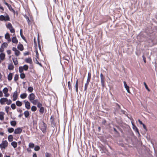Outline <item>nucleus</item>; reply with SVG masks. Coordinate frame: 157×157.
Returning a JSON list of instances; mask_svg holds the SVG:
<instances>
[{"label":"nucleus","instance_id":"obj_41","mask_svg":"<svg viewBox=\"0 0 157 157\" xmlns=\"http://www.w3.org/2000/svg\"><path fill=\"white\" fill-rule=\"evenodd\" d=\"M9 106H6L5 107V111L7 113H8L9 111Z\"/></svg>","mask_w":157,"mask_h":157},{"label":"nucleus","instance_id":"obj_43","mask_svg":"<svg viewBox=\"0 0 157 157\" xmlns=\"http://www.w3.org/2000/svg\"><path fill=\"white\" fill-rule=\"evenodd\" d=\"M42 104L40 103H39L38 102V103H37V107L39 108H40L41 107H42Z\"/></svg>","mask_w":157,"mask_h":157},{"label":"nucleus","instance_id":"obj_61","mask_svg":"<svg viewBox=\"0 0 157 157\" xmlns=\"http://www.w3.org/2000/svg\"><path fill=\"white\" fill-rule=\"evenodd\" d=\"M5 4L9 8V5L7 3L5 2Z\"/></svg>","mask_w":157,"mask_h":157},{"label":"nucleus","instance_id":"obj_39","mask_svg":"<svg viewBox=\"0 0 157 157\" xmlns=\"http://www.w3.org/2000/svg\"><path fill=\"white\" fill-rule=\"evenodd\" d=\"M11 107L13 109H14L16 108V105L14 104H12L11 105Z\"/></svg>","mask_w":157,"mask_h":157},{"label":"nucleus","instance_id":"obj_64","mask_svg":"<svg viewBox=\"0 0 157 157\" xmlns=\"http://www.w3.org/2000/svg\"><path fill=\"white\" fill-rule=\"evenodd\" d=\"M2 153H0V157H2Z\"/></svg>","mask_w":157,"mask_h":157},{"label":"nucleus","instance_id":"obj_57","mask_svg":"<svg viewBox=\"0 0 157 157\" xmlns=\"http://www.w3.org/2000/svg\"><path fill=\"white\" fill-rule=\"evenodd\" d=\"M33 157H37L36 153H34L33 155Z\"/></svg>","mask_w":157,"mask_h":157},{"label":"nucleus","instance_id":"obj_18","mask_svg":"<svg viewBox=\"0 0 157 157\" xmlns=\"http://www.w3.org/2000/svg\"><path fill=\"white\" fill-rule=\"evenodd\" d=\"M17 48L21 51H22L24 49L23 45L21 44H19L17 46Z\"/></svg>","mask_w":157,"mask_h":157},{"label":"nucleus","instance_id":"obj_31","mask_svg":"<svg viewBox=\"0 0 157 157\" xmlns=\"http://www.w3.org/2000/svg\"><path fill=\"white\" fill-rule=\"evenodd\" d=\"M10 123L11 125L12 126H14L16 125V122L15 121H11L10 122Z\"/></svg>","mask_w":157,"mask_h":157},{"label":"nucleus","instance_id":"obj_36","mask_svg":"<svg viewBox=\"0 0 157 157\" xmlns=\"http://www.w3.org/2000/svg\"><path fill=\"white\" fill-rule=\"evenodd\" d=\"M44 108L43 107H42L40 108V113H43L44 112Z\"/></svg>","mask_w":157,"mask_h":157},{"label":"nucleus","instance_id":"obj_56","mask_svg":"<svg viewBox=\"0 0 157 157\" xmlns=\"http://www.w3.org/2000/svg\"><path fill=\"white\" fill-rule=\"evenodd\" d=\"M4 135V132H0V135L1 136H3Z\"/></svg>","mask_w":157,"mask_h":157},{"label":"nucleus","instance_id":"obj_12","mask_svg":"<svg viewBox=\"0 0 157 157\" xmlns=\"http://www.w3.org/2000/svg\"><path fill=\"white\" fill-rule=\"evenodd\" d=\"M124 88H125L126 90H127V92L129 93H130V91L129 90V87L126 84V82L125 81H124Z\"/></svg>","mask_w":157,"mask_h":157},{"label":"nucleus","instance_id":"obj_34","mask_svg":"<svg viewBox=\"0 0 157 157\" xmlns=\"http://www.w3.org/2000/svg\"><path fill=\"white\" fill-rule=\"evenodd\" d=\"M33 88L31 86L29 87L28 89V90L29 92H32L33 91Z\"/></svg>","mask_w":157,"mask_h":157},{"label":"nucleus","instance_id":"obj_19","mask_svg":"<svg viewBox=\"0 0 157 157\" xmlns=\"http://www.w3.org/2000/svg\"><path fill=\"white\" fill-rule=\"evenodd\" d=\"M27 96V94L26 93H24L20 95V97L22 99H25L26 98Z\"/></svg>","mask_w":157,"mask_h":157},{"label":"nucleus","instance_id":"obj_8","mask_svg":"<svg viewBox=\"0 0 157 157\" xmlns=\"http://www.w3.org/2000/svg\"><path fill=\"white\" fill-rule=\"evenodd\" d=\"M7 27L10 30L11 33H14L15 32V30L13 29L11 23H8L7 25Z\"/></svg>","mask_w":157,"mask_h":157},{"label":"nucleus","instance_id":"obj_16","mask_svg":"<svg viewBox=\"0 0 157 157\" xmlns=\"http://www.w3.org/2000/svg\"><path fill=\"white\" fill-rule=\"evenodd\" d=\"M5 113L4 112H0V120L2 121L4 119V115Z\"/></svg>","mask_w":157,"mask_h":157},{"label":"nucleus","instance_id":"obj_3","mask_svg":"<svg viewBox=\"0 0 157 157\" xmlns=\"http://www.w3.org/2000/svg\"><path fill=\"white\" fill-rule=\"evenodd\" d=\"M28 68V66L26 65H25L23 67H20L19 68V72L20 73H22L23 72L24 70L27 71Z\"/></svg>","mask_w":157,"mask_h":157},{"label":"nucleus","instance_id":"obj_35","mask_svg":"<svg viewBox=\"0 0 157 157\" xmlns=\"http://www.w3.org/2000/svg\"><path fill=\"white\" fill-rule=\"evenodd\" d=\"M13 67H14L13 66L12 64H10L9 65L8 68L10 70H12L13 69Z\"/></svg>","mask_w":157,"mask_h":157},{"label":"nucleus","instance_id":"obj_17","mask_svg":"<svg viewBox=\"0 0 157 157\" xmlns=\"http://www.w3.org/2000/svg\"><path fill=\"white\" fill-rule=\"evenodd\" d=\"M12 42L13 43L15 44L17 43L18 40L15 36H14L12 38Z\"/></svg>","mask_w":157,"mask_h":157},{"label":"nucleus","instance_id":"obj_2","mask_svg":"<svg viewBox=\"0 0 157 157\" xmlns=\"http://www.w3.org/2000/svg\"><path fill=\"white\" fill-rule=\"evenodd\" d=\"M8 144V143L6 140H3L0 144V147L1 149H5L7 147Z\"/></svg>","mask_w":157,"mask_h":157},{"label":"nucleus","instance_id":"obj_48","mask_svg":"<svg viewBox=\"0 0 157 157\" xmlns=\"http://www.w3.org/2000/svg\"><path fill=\"white\" fill-rule=\"evenodd\" d=\"M101 82L102 84V86L104 87V79H101Z\"/></svg>","mask_w":157,"mask_h":157},{"label":"nucleus","instance_id":"obj_32","mask_svg":"<svg viewBox=\"0 0 157 157\" xmlns=\"http://www.w3.org/2000/svg\"><path fill=\"white\" fill-rule=\"evenodd\" d=\"M8 131L9 133H11L13 132L14 130L13 128H8Z\"/></svg>","mask_w":157,"mask_h":157},{"label":"nucleus","instance_id":"obj_1","mask_svg":"<svg viewBox=\"0 0 157 157\" xmlns=\"http://www.w3.org/2000/svg\"><path fill=\"white\" fill-rule=\"evenodd\" d=\"M6 102L7 105H9L11 104L12 101L10 100H8L6 98H2L0 99V103L1 105H4Z\"/></svg>","mask_w":157,"mask_h":157},{"label":"nucleus","instance_id":"obj_58","mask_svg":"<svg viewBox=\"0 0 157 157\" xmlns=\"http://www.w3.org/2000/svg\"><path fill=\"white\" fill-rule=\"evenodd\" d=\"M2 81V75L1 73H0V82Z\"/></svg>","mask_w":157,"mask_h":157},{"label":"nucleus","instance_id":"obj_62","mask_svg":"<svg viewBox=\"0 0 157 157\" xmlns=\"http://www.w3.org/2000/svg\"><path fill=\"white\" fill-rule=\"evenodd\" d=\"M0 9L1 10H3L4 9L3 8V7L1 6H0Z\"/></svg>","mask_w":157,"mask_h":157},{"label":"nucleus","instance_id":"obj_44","mask_svg":"<svg viewBox=\"0 0 157 157\" xmlns=\"http://www.w3.org/2000/svg\"><path fill=\"white\" fill-rule=\"evenodd\" d=\"M68 84L69 89H71V85L70 81L68 82Z\"/></svg>","mask_w":157,"mask_h":157},{"label":"nucleus","instance_id":"obj_60","mask_svg":"<svg viewBox=\"0 0 157 157\" xmlns=\"http://www.w3.org/2000/svg\"><path fill=\"white\" fill-rule=\"evenodd\" d=\"M20 35L21 36V35H22V30L21 29L20 30Z\"/></svg>","mask_w":157,"mask_h":157},{"label":"nucleus","instance_id":"obj_63","mask_svg":"<svg viewBox=\"0 0 157 157\" xmlns=\"http://www.w3.org/2000/svg\"><path fill=\"white\" fill-rule=\"evenodd\" d=\"M143 60H144V61L145 63H146V59H145V58L143 56Z\"/></svg>","mask_w":157,"mask_h":157},{"label":"nucleus","instance_id":"obj_50","mask_svg":"<svg viewBox=\"0 0 157 157\" xmlns=\"http://www.w3.org/2000/svg\"><path fill=\"white\" fill-rule=\"evenodd\" d=\"M4 51V48L2 47L1 46V47L0 48V52H2Z\"/></svg>","mask_w":157,"mask_h":157},{"label":"nucleus","instance_id":"obj_6","mask_svg":"<svg viewBox=\"0 0 157 157\" xmlns=\"http://www.w3.org/2000/svg\"><path fill=\"white\" fill-rule=\"evenodd\" d=\"M8 90L7 88L5 87L2 90V92L4 94V96L6 97H7L10 95L8 93Z\"/></svg>","mask_w":157,"mask_h":157},{"label":"nucleus","instance_id":"obj_22","mask_svg":"<svg viewBox=\"0 0 157 157\" xmlns=\"http://www.w3.org/2000/svg\"><path fill=\"white\" fill-rule=\"evenodd\" d=\"M24 114L25 117H27L29 115V113L28 111H25L24 112Z\"/></svg>","mask_w":157,"mask_h":157},{"label":"nucleus","instance_id":"obj_59","mask_svg":"<svg viewBox=\"0 0 157 157\" xmlns=\"http://www.w3.org/2000/svg\"><path fill=\"white\" fill-rule=\"evenodd\" d=\"M37 64H39L40 66H41V64L37 60H36V63Z\"/></svg>","mask_w":157,"mask_h":157},{"label":"nucleus","instance_id":"obj_14","mask_svg":"<svg viewBox=\"0 0 157 157\" xmlns=\"http://www.w3.org/2000/svg\"><path fill=\"white\" fill-rule=\"evenodd\" d=\"M5 38L8 41L10 42L11 41V39L10 38V34L7 33L5 35Z\"/></svg>","mask_w":157,"mask_h":157},{"label":"nucleus","instance_id":"obj_7","mask_svg":"<svg viewBox=\"0 0 157 157\" xmlns=\"http://www.w3.org/2000/svg\"><path fill=\"white\" fill-rule=\"evenodd\" d=\"M24 102L25 104V107L27 109H29L30 108V103L28 101L25 100L24 101Z\"/></svg>","mask_w":157,"mask_h":157},{"label":"nucleus","instance_id":"obj_28","mask_svg":"<svg viewBox=\"0 0 157 157\" xmlns=\"http://www.w3.org/2000/svg\"><path fill=\"white\" fill-rule=\"evenodd\" d=\"M37 108L35 106H33L31 108V110L32 111L35 112L36 111Z\"/></svg>","mask_w":157,"mask_h":157},{"label":"nucleus","instance_id":"obj_29","mask_svg":"<svg viewBox=\"0 0 157 157\" xmlns=\"http://www.w3.org/2000/svg\"><path fill=\"white\" fill-rule=\"evenodd\" d=\"M31 103H32L33 105H36V104H37L38 102V100L37 99L33 100L31 101Z\"/></svg>","mask_w":157,"mask_h":157},{"label":"nucleus","instance_id":"obj_37","mask_svg":"<svg viewBox=\"0 0 157 157\" xmlns=\"http://www.w3.org/2000/svg\"><path fill=\"white\" fill-rule=\"evenodd\" d=\"M29 147L30 148H33L34 146V145L32 143H30L29 144Z\"/></svg>","mask_w":157,"mask_h":157},{"label":"nucleus","instance_id":"obj_47","mask_svg":"<svg viewBox=\"0 0 157 157\" xmlns=\"http://www.w3.org/2000/svg\"><path fill=\"white\" fill-rule=\"evenodd\" d=\"M144 84L145 85V87L149 91V89L148 88V87L147 86V85L146 84V83L145 82H144Z\"/></svg>","mask_w":157,"mask_h":157},{"label":"nucleus","instance_id":"obj_51","mask_svg":"<svg viewBox=\"0 0 157 157\" xmlns=\"http://www.w3.org/2000/svg\"><path fill=\"white\" fill-rule=\"evenodd\" d=\"M2 92L1 91H0V97H2L3 96Z\"/></svg>","mask_w":157,"mask_h":157},{"label":"nucleus","instance_id":"obj_27","mask_svg":"<svg viewBox=\"0 0 157 157\" xmlns=\"http://www.w3.org/2000/svg\"><path fill=\"white\" fill-rule=\"evenodd\" d=\"M13 60L14 63L15 65H17L18 64V62L17 58H14L13 59Z\"/></svg>","mask_w":157,"mask_h":157},{"label":"nucleus","instance_id":"obj_33","mask_svg":"<svg viewBox=\"0 0 157 157\" xmlns=\"http://www.w3.org/2000/svg\"><path fill=\"white\" fill-rule=\"evenodd\" d=\"M20 73H21L20 75V78L22 79H23L24 78H25V74L24 73H22V72Z\"/></svg>","mask_w":157,"mask_h":157},{"label":"nucleus","instance_id":"obj_5","mask_svg":"<svg viewBox=\"0 0 157 157\" xmlns=\"http://www.w3.org/2000/svg\"><path fill=\"white\" fill-rule=\"evenodd\" d=\"M10 20V18L8 16L6 15V16H4L2 15L0 16V20L1 21H7Z\"/></svg>","mask_w":157,"mask_h":157},{"label":"nucleus","instance_id":"obj_4","mask_svg":"<svg viewBox=\"0 0 157 157\" xmlns=\"http://www.w3.org/2000/svg\"><path fill=\"white\" fill-rule=\"evenodd\" d=\"M39 127L43 132H45L46 128L45 124L43 122H42L40 124Z\"/></svg>","mask_w":157,"mask_h":157},{"label":"nucleus","instance_id":"obj_23","mask_svg":"<svg viewBox=\"0 0 157 157\" xmlns=\"http://www.w3.org/2000/svg\"><path fill=\"white\" fill-rule=\"evenodd\" d=\"M26 62L30 63H31L32 62V60L30 58H27L25 59Z\"/></svg>","mask_w":157,"mask_h":157},{"label":"nucleus","instance_id":"obj_53","mask_svg":"<svg viewBox=\"0 0 157 157\" xmlns=\"http://www.w3.org/2000/svg\"><path fill=\"white\" fill-rule=\"evenodd\" d=\"M138 121H139V122L140 123V124H141L143 125L144 124L141 121H140V120H138Z\"/></svg>","mask_w":157,"mask_h":157},{"label":"nucleus","instance_id":"obj_42","mask_svg":"<svg viewBox=\"0 0 157 157\" xmlns=\"http://www.w3.org/2000/svg\"><path fill=\"white\" fill-rule=\"evenodd\" d=\"M40 147L39 146H36L34 148V150L35 151H38L40 149Z\"/></svg>","mask_w":157,"mask_h":157},{"label":"nucleus","instance_id":"obj_13","mask_svg":"<svg viewBox=\"0 0 157 157\" xmlns=\"http://www.w3.org/2000/svg\"><path fill=\"white\" fill-rule=\"evenodd\" d=\"M18 97V95L17 92V91H15L13 94V100L14 101H15L17 98Z\"/></svg>","mask_w":157,"mask_h":157},{"label":"nucleus","instance_id":"obj_54","mask_svg":"<svg viewBox=\"0 0 157 157\" xmlns=\"http://www.w3.org/2000/svg\"><path fill=\"white\" fill-rule=\"evenodd\" d=\"M100 77H101V79H103V77L102 74H101L100 75Z\"/></svg>","mask_w":157,"mask_h":157},{"label":"nucleus","instance_id":"obj_30","mask_svg":"<svg viewBox=\"0 0 157 157\" xmlns=\"http://www.w3.org/2000/svg\"><path fill=\"white\" fill-rule=\"evenodd\" d=\"M8 46V44L7 43L4 42L1 45V47L3 48H6Z\"/></svg>","mask_w":157,"mask_h":157},{"label":"nucleus","instance_id":"obj_38","mask_svg":"<svg viewBox=\"0 0 157 157\" xmlns=\"http://www.w3.org/2000/svg\"><path fill=\"white\" fill-rule=\"evenodd\" d=\"M78 80H77L76 82V83L75 84V88H76V91L77 92H78Z\"/></svg>","mask_w":157,"mask_h":157},{"label":"nucleus","instance_id":"obj_52","mask_svg":"<svg viewBox=\"0 0 157 157\" xmlns=\"http://www.w3.org/2000/svg\"><path fill=\"white\" fill-rule=\"evenodd\" d=\"M143 128L146 130H147V129H146V126L144 124H143Z\"/></svg>","mask_w":157,"mask_h":157},{"label":"nucleus","instance_id":"obj_40","mask_svg":"<svg viewBox=\"0 0 157 157\" xmlns=\"http://www.w3.org/2000/svg\"><path fill=\"white\" fill-rule=\"evenodd\" d=\"M45 157H51V155L50 154L46 152L45 154Z\"/></svg>","mask_w":157,"mask_h":157},{"label":"nucleus","instance_id":"obj_10","mask_svg":"<svg viewBox=\"0 0 157 157\" xmlns=\"http://www.w3.org/2000/svg\"><path fill=\"white\" fill-rule=\"evenodd\" d=\"M12 50L14 52V53L16 56H18L20 54V52L16 48L13 47L12 48Z\"/></svg>","mask_w":157,"mask_h":157},{"label":"nucleus","instance_id":"obj_49","mask_svg":"<svg viewBox=\"0 0 157 157\" xmlns=\"http://www.w3.org/2000/svg\"><path fill=\"white\" fill-rule=\"evenodd\" d=\"M7 52L8 55L10 54L11 53V51L10 50H8L7 51Z\"/></svg>","mask_w":157,"mask_h":157},{"label":"nucleus","instance_id":"obj_21","mask_svg":"<svg viewBox=\"0 0 157 157\" xmlns=\"http://www.w3.org/2000/svg\"><path fill=\"white\" fill-rule=\"evenodd\" d=\"M13 137L12 135H10L8 136V139L9 142H11L13 140Z\"/></svg>","mask_w":157,"mask_h":157},{"label":"nucleus","instance_id":"obj_11","mask_svg":"<svg viewBox=\"0 0 157 157\" xmlns=\"http://www.w3.org/2000/svg\"><path fill=\"white\" fill-rule=\"evenodd\" d=\"M35 95L33 93H31L29 95V98L30 102L35 99Z\"/></svg>","mask_w":157,"mask_h":157},{"label":"nucleus","instance_id":"obj_46","mask_svg":"<svg viewBox=\"0 0 157 157\" xmlns=\"http://www.w3.org/2000/svg\"><path fill=\"white\" fill-rule=\"evenodd\" d=\"M90 76L89 75V74L88 75V78L87 80V82H89L90 80Z\"/></svg>","mask_w":157,"mask_h":157},{"label":"nucleus","instance_id":"obj_45","mask_svg":"<svg viewBox=\"0 0 157 157\" xmlns=\"http://www.w3.org/2000/svg\"><path fill=\"white\" fill-rule=\"evenodd\" d=\"M18 78V75H15L14 78V80L16 81H17Z\"/></svg>","mask_w":157,"mask_h":157},{"label":"nucleus","instance_id":"obj_9","mask_svg":"<svg viewBox=\"0 0 157 157\" xmlns=\"http://www.w3.org/2000/svg\"><path fill=\"white\" fill-rule=\"evenodd\" d=\"M22 131V129L20 128H18L15 129L14 131V134H20Z\"/></svg>","mask_w":157,"mask_h":157},{"label":"nucleus","instance_id":"obj_24","mask_svg":"<svg viewBox=\"0 0 157 157\" xmlns=\"http://www.w3.org/2000/svg\"><path fill=\"white\" fill-rule=\"evenodd\" d=\"M13 75L11 73H10L8 76V79L9 80H11L12 78Z\"/></svg>","mask_w":157,"mask_h":157},{"label":"nucleus","instance_id":"obj_26","mask_svg":"<svg viewBox=\"0 0 157 157\" xmlns=\"http://www.w3.org/2000/svg\"><path fill=\"white\" fill-rule=\"evenodd\" d=\"M5 55L4 53H2L0 54V58L2 60H3L5 57Z\"/></svg>","mask_w":157,"mask_h":157},{"label":"nucleus","instance_id":"obj_20","mask_svg":"<svg viewBox=\"0 0 157 157\" xmlns=\"http://www.w3.org/2000/svg\"><path fill=\"white\" fill-rule=\"evenodd\" d=\"M11 145L14 148H16L17 147V143L15 141L12 142L11 143Z\"/></svg>","mask_w":157,"mask_h":157},{"label":"nucleus","instance_id":"obj_55","mask_svg":"<svg viewBox=\"0 0 157 157\" xmlns=\"http://www.w3.org/2000/svg\"><path fill=\"white\" fill-rule=\"evenodd\" d=\"M27 150L28 152H30L31 151V150L29 148H28Z\"/></svg>","mask_w":157,"mask_h":157},{"label":"nucleus","instance_id":"obj_15","mask_svg":"<svg viewBox=\"0 0 157 157\" xmlns=\"http://www.w3.org/2000/svg\"><path fill=\"white\" fill-rule=\"evenodd\" d=\"M132 125L133 129L134 130H135L136 132H137L139 135H140V133L139 132V131L138 130V128H137L136 127V126L135 125L133 124V123L132 122Z\"/></svg>","mask_w":157,"mask_h":157},{"label":"nucleus","instance_id":"obj_25","mask_svg":"<svg viewBox=\"0 0 157 157\" xmlns=\"http://www.w3.org/2000/svg\"><path fill=\"white\" fill-rule=\"evenodd\" d=\"M16 104L18 106H21L22 105V103L21 102L17 101L16 102Z\"/></svg>","mask_w":157,"mask_h":157}]
</instances>
